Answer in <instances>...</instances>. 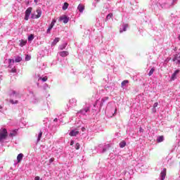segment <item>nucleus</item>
<instances>
[{
    "mask_svg": "<svg viewBox=\"0 0 180 180\" xmlns=\"http://www.w3.org/2000/svg\"><path fill=\"white\" fill-rule=\"evenodd\" d=\"M8 137V130L6 129H0V141L2 140H5Z\"/></svg>",
    "mask_w": 180,
    "mask_h": 180,
    "instance_id": "1",
    "label": "nucleus"
},
{
    "mask_svg": "<svg viewBox=\"0 0 180 180\" xmlns=\"http://www.w3.org/2000/svg\"><path fill=\"white\" fill-rule=\"evenodd\" d=\"M32 7H29L26 11H25V20H29V18L30 17V14L32 13Z\"/></svg>",
    "mask_w": 180,
    "mask_h": 180,
    "instance_id": "2",
    "label": "nucleus"
},
{
    "mask_svg": "<svg viewBox=\"0 0 180 180\" xmlns=\"http://www.w3.org/2000/svg\"><path fill=\"white\" fill-rule=\"evenodd\" d=\"M36 12L37 14V15L32 14L31 16L32 19H39V18L41 16V10L37 9Z\"/></svg>",
    "mask_w": 180,
    "mask_h": 180,
    "instance_id": "3",
    "label": "nucleus"
},
{
    "mask_svg": "<svg viewBox=\"0 0 180 180\" xmlns=\"http://www.w3.org/2000/svg\"><path fill=\"white\" fill-rule=\"evenodd\" d=\"M56 19H53L49 26V27L47 29V33H50V32L51 31V30L53 29V27H54V25L56 23Z\"/></svg>",
    "mask_w": 180,
    "mask_h": 180,
    "instance_id": "4",
    "label": "nucleus"
},
{
    "mask_svg": "<svg viewBox=\"0 0 180 180\" xmlns=\"http://www.w3.org/2000/svg\"><path fill=\"white\" fill-rule=\"evenodd\" d=\"M8 61H9V63H20V61H22V57H20V56H17L16 58H15V60H12V59H8Z\"/></svg>",
    "mask_w": 180,
    "mask_h": 180,
    "instance_id": "5",
    "label": "nucleus"
},
{
    "mask_svg": "<svg viewBox=\"0 0 180 180\" xmlns=\"http://www.w3.org/2000/svg\"><path fill=\"white\" fill-rule=\"evenodd\" d=\"M167 176V169L164 168L163 171L160 173L161 180H165Z\"/></svg>",
    "mask_w": 180,
    "mask_h": 180,
    "instance_id": "6",
    "label": "nucleus"
},
{
    "mask_svg": "<svg viewBox=\"0 0 180 180\" xmlns=\"http://www.w3.org/2000/svg\"><path fill=\"white\" fill-rule=\"evenodd\" d=\"M59 20H63V23H68V21L70 20V18H68V17H67L66 15H63L60 17Z\"/></svg>",
    "mask_w": 180,
    "mask_h": 180,
    "instance_id": "7",
    "label": "nucleus"
},
{
    "mask_svg": "<svg viewBox=\"0 0 180 180\" xmlns=\"http://www.w3.org/2000/svg\"><path fill=\"white\" fill-rule=\"evenodd\" d=\"M15 136H18V129H14L9 134V137H15Z\"/></svg>",
    "mask_w": 180,
    "mask_h": 180,
    "instance_id": "8",
    "label": "nucleus"
},
{
    "mask_svg": "<svg viewBox=\"0 0 180 180\" xmlns=\"http://www.w3.org/2000/svg\"><path fill=\"white\" fill-rule=\"evenodd\" d=\"M68 54H70V53L67 51H63L59 52V56H60V57H67V56H68Z\"/></svg>",
    "mask_w": 180,
    "mask_h": 180,
    "instance_id": "9",
    "label": "nucleus"
},
{
    "mask_svg": "<svg viewBox=\"0 0 180 180\" xmlns=\"http://www.w3.org/2000/svg\"><path fill=\"white\" fill-rule=\"evenodd\" d=\"M77 9H78L79 12L82 13V12H84V10L85 9V6H84L82 4H79V6H77Z\"/></svg>",
    "mask_w": 180,
    "mask_h": 180,
    "instance_id": "10",
    "label": "nucleus"
},
{
    "mask_svg": "<svg viewBox=\"0 0 180 180\" xmlns=\"http://www.w3.org/2000/svg\"><path fill=\"white\" fill-rule=\"evenodd\" d=\"M79 133V131H75V130H72L70 132V136H71L72 137H74L75 136H77V134H78Z\"/></svg>",
    "mask_w": 180,
    "mask_h": 180,
    "instance_id": "11",
    "label": "nucleus"
},
{
    "mask_svg": "<svg viewBox=\"0 0 180 180\" xmlns=\"http://www.w3.org/2000/svg\"><path fill=\"white\" fill-rule=\"evenodd\" d=\"M22 159H23L22 153L18 154V155L17 156V161H18V162H20Z\"/></svg>",
    "mask_w": 180,
    "mask_h": 180,
    "instance_id": "12",
    "label": "nucleus"
},
{
    "mask_svg": "<svg viewBox=\"0 0 180 180\" xmlns=\"http://www.w3.org/2000/svg\"><path fill=\"white\" fill-rule=\"evenodd\" d=\"M60 41V38L56 37L51 44V46H56Z\"/></svg>",
    "mask_w": 180,
    "mask_h": 180,
    "instance_id": "13",
    "label": "nucleus"
},
{
    "mask_svg": "<svg viewBox=\"0 0 180 180\" xmlns=\"http://www.w3.org/2000/svg\"><path fill=\"white\" fill-rule=\"evenodd\" d=\"M162 141H164V136H160L157 139V143H162Z\"/></svg>",
    "mask_w": 180,
    "mask_h": 180,
    "instance_id": "14",
    "label": "nucleus"
},
{
    "mask_svg": "<svg viewBox=\"0 0 180 180\" xmlns=\"http://www.w3.org/2000/svg\"><path fill=\"white\" fill-rule=\"evenodd\" d=\"M68 6H70V4H68V3L67 2L64 3L63 6V11H67V9H68Z\"/></svg>",
    "mask_w": 180,
    "mask_h": 180,
    "instance_id": "15",
    "label": "nucleus"
},
{
    "mask_svg": "<svg viewBox=\"0 0 180 180\" xmlns=\"http://www.w3.org/2000/svg\"><path fill=\"white\" fill-rule=\"evenodd\" d=\"M120 148H124V147H126V142L124 141H122L120 143Z\"/></svg>",
    "mask_w": 180,
    "mask_h": 180,
    "instance_id": "16",
    "label": "nucleus"
},
{
    "mask_svg": "<svg viewBox=\"0 0 180 180\" xmlns=\"http://www.w3.org/2000/svg\"><path fill=\"white\" fill-rule=\"evenodd\" d=\"M26 43H27V41H25L22 39L20 43V47H23V46H26Z\"/></svg>",
    "mask_w": 180,
    "mask_h": 180,
    "instance_id": "17",
    "label": "nucleus"
},
{
    "mask_svg": "<svg viewBox=\"0 0 180 180\" xmlns=\"http://www.w3.org/2000/svg\"><path fill=\"white\" fill-rule=\"evenodd\" d=\"M67 44H68L67 43H65L62 45H60L59 46L60 50H64V49H65V47H67Z\"/></svg>",
    "mask_w": 180,
    "mask_h": 180,
    "instance_id": "18",
    "label": "nucleus"
},
{
    "mask_svg": "<svg viewBox=\"0 0 180 180\" xmlns=\"http://www.w3.org/2000/svg\"><path fill=\"white\" fill-rule=\"evenodd\" d=\"M10 103H11L12 105H16V104L19 103V101L18 100L13 101V99H11Z\"/></svg>",
    "mask_w": 180,
    "mask_h": 180,
    "instance_id": "19",
    "label": "nucleus"
},
{
    "mask_svg": "<svg viewBox=\"0 0 180 180\" xmlns=\"http://www.w3.org/2000/svg\"><path fill=\"white\" fill-rule=\"evenodd\" d=\"M43 136V132L41 131H40L39 135H38V139H37V141H40V140L41 139V136Z\"/></svg>",
    "mask_w": 180,
    "mask_h": 180,
    "instance_id": "20",
    "label": "nucleus"
},
{
    "mask_svg": "<svg viewBox=\"0 0 180 180\" xmlns=\"http://www.w3.org/2000/svg\"><path fill=\"white\" fill-rule=\"evenodd\" d=\"M155 69L152 68V69L150 70L149 73H148V76H149V77H151V75H153V74H154V72H155Z\"/></svg>",
    "mask_w": 180,
    "mask_h": 180,
    "instance_id": "21",
    "label": "nucleus"
},
{
    "mask_svg": "<svg viewBox=\"0 0 180 180\" xmlns=\"http://www.w3.org/2000/svg\"><path fill=\"white\" fill-rule=\"evenodd\" d=\"M112 16H113V13H110L107 15V17H106L107 20H109V19H112Z\"/></svg>",
    "mask_w": 180,
    "mask_h": 180,
    "instance_id": "22",
    "label": "nucleus"
},
{
    "mask_svg": "<svg viewBox=\"0 0 180 180\" xmlns=\"http://www.w3.org/2000/svg\"><path fill=\"white\" fill-rule=\"evenodd\" d=\"M33 39H34V36L33 34H30L29 37H28V41H32V40H33Z\"/></svg>",
    "mask_w": 180,
    "mask_h": 180,
    "instance_id": "23",
    "label": "nucleus"
},
{
    "mask_svg": "<svg viewBox=\"0 0 180 180\" xmlns=\"http://www.w3.org/2000/svg\"><path fill=\"white\" fill-rule=\"evenodd\" d=\"M127 84H129V80H124V81L122 82L121 85H122V86L123 87V86H124V85H126Z\"/></svg>",
    "mask_w": 180,
    "mask_h": 180,
    "instance_id": "24",
    "label": "nucleus"
},
{
    "mask_svg": "<svg viewBox=\"0 0 180 180\" xmlns=\"http://www.w3.org/2000/svg\"><path fill=\"white\" fill-rule=\"evenodd\" d=\"M80 147H81V145L79 144V143H77L75 144V149L76 150H79L80 148Z\"/></svg>",
    "mask_w": 180,
    "mask_h": 180,
    "instance_id": "25",
    "label": "nucleus"
},
{
    "mask_svg": "<svg viewBox=\"0 0 180 180\" xmlns=\"http://www.w3.org/2000/svg\"><path fill=\"white\" fill-rule=\"evenodd\" d=\"M129 27V25L126 24L124 26V28H123V30L124 32H126V30H127V28Z\"/></svg>",
    "mask_w": 180,
    "mask_h": 180,
    "instance_id": "26",
    "label": "nucleus"
},
{
    "mask_svg": "<svg viewBox=\"0 0 180 180\" xmlns=\"http://www.w3.org/2000/svg\"><path fill=\"white\" fill-rule=\"evenodd\" d=\"M176 78V75L174 74V73H173V74L172 75V79L174 81Z\"/></svg>",
    "mask_w": 180,
    "mask_h": 180,
    "instance_id": "27",
    "label": "nucleus"
},
{
    "mask_svg": "<svg viewBox=\"0 0 180 180\" xmlns=\"http://www.w3.org/2000/svg\"><path fill=\"white\" fill-rule=\"evenodd\" d=\"M172 60L173 61H178V55H176Z\"/></svg>",
    "mask_w": 180,
    "mask_h": 180,
    "instance_id": "28",
    "label": "nucleus"
},
{
    "mask_svg": "<svg viewBox=\"0 0 180 180\" xmlns=\"http://www.w3.org/2000/svg\"><path fill=\"white\" fill-rule=\"evenodd\" d=\"M25 60H26V61H29V60H30V56L29 55H27L25 56Z\"/></svg>",
    "mask_w": 180,
    "mask_h": 180,
    "instance_id": "29",
    "label": "nucleus"
},
{
    "mask_svg": "<svg viewBox=\"0 0 180 180\" xmlns=\"http://www.w3.org/2000/svg\"><path fill=\"white\" fill-rule=\"evenodd\" d=\"M41 79L44 82H46V81H47V77H44L43 78H41Z\"/></svg>",
    "mask_w": 180,
    "mask_h": 180,
    "instance_id": "30",
    "label": "nucleus"
},
{
    "mask_svg": "<svg viewBox=\"0 0 180 180\" xmlns=\"http://www.w3.org/2000/svg\"><path fill=\"white\" fill-rule=\"evenodd\" d=\"M157 106H158V103H155L153 104V109H155V108H157Z\"/></svg>",
    "mask_w": 180,
    "mask_h": 180,
    "instance_id": "31",
    "label": "nucleus"
},
{
    "mask_svg": "<svg viewBox=\"0 0 180 180\" xmlns=\"http://www.w3.org/2000/svg\"><path fill=\"white\" fill-rule=\"evenodd\" d=\"M54 162V158H52L49 160V164H51V162Z\"/></svg>",
    "mask_w": 180,
    "mask_h": 180,
    "instance_id": "32",
    "label": "nucleus"
},
{
    "mask_svg": "<svg viewBox=\"0 0 180 180\" xmlns=\"http://www.w3.org/2000/svg\"><path fill=\"white\" fill-rule=\"evenodd\" d=\"M179 72H180L179 70H175V72H174V74H175V75H176L177 74H179Z\"/></svg>",
    "mask_w": 180,
    "mask_h": 180,
    "instance_id": "33",
    "label": "nucleus"
},
{
    "mask_svg": "<svg viewBox=\"0 0 180 180\" xmlns=\"http://www.w3.org/2000/svg\"><path fill=\"white\" fill-rule=\"evenodd\" d=\"M11 72H16V69L15 68L11 69Z\"/></svg>",
    "mask_w": 180,
    "mask_h": 180,
    "instance_id": "34",
    "label": "nucleus"
},
{
    "mask_svg": "<svg viewBox=\"0 0 180 180\" xmlns=\"http://www.w3.org/2000/svg\"><path fill=\"white\" fill-rule=\"evenodd\" d=\"M116 112H117V108H115V112H114V113L112 114V116H115V115H116Z\"/></svg>",
    "mask_w": 180,
    "mask_h": 180,
    "instance_id": "35",
    "label": "nucleus"
},
{
    "mask_svg": "<svg viewBox=\"0 0 180 180\" xmlns=\"http://www.w3.org/2000/svg\"><path fill=\"white\" fill-rule=\"evenodd\" d=\"M13 95H15V96H18V94H16V91H13Z\"/></svg>",
    "mask_w": 180,
    "mask_h": 180,
    "instance_id": "36",
    "label": "nucleus"
},
{
    "mask_svg": "<svg viewBox=\"0 0 180 180\" xmlns=\"http://www.w3.org/2000/svg\"><path fill=\"white\" fill-rule=\"evenodd\" d=\"M34 179H35V180H40V177H39V176H37L35 177Z\"/></svg>",
    "mask_w": 180,
    "mask_h": 180,
    "instance_id": "37",
    "label": "nucleus"
},
{
    "mask_svg": "<svg viewBox=\"0 0 180 180\" xmlns=\"http://www.w3.org/2000/svg\"><path fill=\"white\" fill-rule=\"evenodd\" d=\"M74 143H75L74 141H70V146H74Z\"/></svg>",
    "mask_w": 180,
    "mask_h": 180,
    "instance_id": "38",
    "label": "nucleus"
},
{
    "mask_svg": "<svg viewBox=\"0 0 180 180\" xmlns=\"http://www.w3.org/2000/svg\"><path fill=\"white\" fill-rule=\"evenodd\" d=\"M58 120L57 119V118H55L54 120H53V122H57Z\"/></svg>",
    "mask_w": 180,
    "mask_h": 180,
    "instance_id": "39",
    "label": "nucleus"
},
{
    "mask_svg": "<svg viewBox=\"0 0 180 180\" xmlns=\"http://www.w3.org/2000/svg\"><path fill=\"white\" fill-rule=\"evenodd\" d=\"M177 64H180V60H177Z\"/></svg>",
    "mask_w": 180,
    "mask_h": 180,
    "instance_id": "40",
    "label": "nucleus"
},
{
    "mask_svg": "<svg viewBox=\"0 0 180 180\" xmlns=\"http://www.w3.org/2000/svg\"><path fill=\"white\" fill-rule=\"evenodd\" d=\"M85 112H88V110H89V109H84Z\"/></svg>",
    "mask_w": 180,
    "mask_h": 180,
    "instance_id": "41",
    "label": "nucleus"
},
{
    "mask_svg": "<svg viewBox=\"0 0 180 180\" xmlns=\"http://www.w3.org/2000/svg\"><path fill=\"white\" fill-rule=\"evenodd\" d=\"M34 2H35V4H37V0H34Z\"/></svg>",
    "mask_w": 180,
    "mask_h": 180,
    "instance_id": "42",
    "label": "nucleus"
},
{
    "mask_svg": "<svg viewBox=\"0 0 180 180\" xmlns=\"http://www.w3.org/2000/svg\"><path fill=\"white\" fill-rule=\"evenodd\" d=\"M173 2H176V0H173Z\"/></svg>",
    "mask_w": 180,
    "mask_h": 180,
    "instance_id": "43",
    "label": "nucleus"
},
{
    "mask_svg": "<svg viewBox=\"0 0 180 180\" xmlns=\"http://www.w3.org/2000/svg\"><path fill=\"white\" fill-rule=\"evenodd\" d=\"M84 130H85V128H83V129H82V131H84Z\"/></svg>",
    "mask_w": 180,
    "mask_h": 180,
    "instance_id": "44",
    "label": "nucleus"
}]
</instances>
